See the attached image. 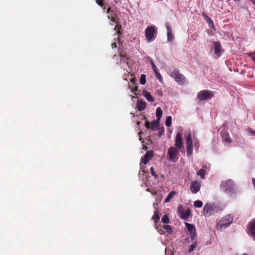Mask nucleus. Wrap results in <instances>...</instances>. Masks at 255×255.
Wrapping results in <instances>:
<instances>
[{
    "label": "nucleus",
    "instance_id": "obj_2",
    "mask_svg": "<svg viewBox=\"0 0 255 255\" xmlns=\"http://www.w3.org/2000/svg\"><path fill=\"white\" fill-rule=\"evenodd\" d=\"M157 30L154 26L147 27L145 30V36L148 42L152 41L156 37Z\"/></svg>",
    "mask_w": 255,
    "mask_h": 255
},
{
    "label": "nucleus",
    "instance_id": "obj_19",
    "mask_svg": "<svg viewBox=\"0 0 255 255\" xmlns=\"http://www.w3.org/2000/svg\"><path fill=\"white\" fill-rule=\"evenodd\" d=\"M197 98L200 100H205L207 99V91H203L199 92L197 95Z\"/></svg>",
    "mask_w": 255,
    "mask_h": 255
},
{
    "label": "nucleus",
    "instance_id": "obj_4",
    "mask_svg": "<svg viewBox=\"0 0 255 255\" xmlns=\"http://www.w3.org/2000/svg\"><path fill=\"white\" fill-rule=\"evenodd\" d=\"M178 149H178L177 147L174 146L170 147L168 148L167 151V156L168 159L169 160L172 161L173 162L176 161L177 159L176 156L179 153Z\"/></svg>",
    "mask_w": 255,
    "mask_h": 255
},
{
    "label": "nucleus",
    "instance_id": "obj_44",
    "mask_svg": "<svg viewBox=\"0 0 255 255\" xmlns=\"http://www.w3.org/2000/svg\"><path fill=\"white\" fill-rule=\"evenodd\" d=\"M111 11H112L111 10V8L110 7L108 8V9L107 10V13H109V14H110L111 13Z\"/></svg>",
    "mask_w": 255,
    "mask_h": 255
},
{
    "label": "nucleus",
    "instance_id": "obj_47",
    "mask_svg": "<svg viewBox=\"0 0 255 255\" xmlns=\"http://www.w3.org/2000/svg\"><path fill=\"white\" fill-rule=\"evenodd\" d=\"M147 146H144L143 147V149H145V150H146V149H147Z\"/></svg>",
    "mask_w": 255,
    "mask_h": 255
},
{
    "label": "nucleus",
    "instance_id": "obj_45",
    "mask_svg": "<svg viewBox=\"0 0 255 255\" xmlns=\"http://www.w3.org/2000/svg\"><path fill=\"white\" fill-rule=\"evenodd\" d=\"M203 16H204V17L206 21H207V15L206 13H203Z\"/></svg>",
    "mask_w": 255,
    "mask_h": 255
},
{
    "label": "nucleus",
    "instance_id": "obj_33",
    "mask_svg": "<svg viewBox=\"0 0 255 255\" xmlns=\"http://www.w3.org/2000/svg\"><path fill=\"white\" fill-rule=\"evenodd\" d=\"M165 255H173V252L171 251V250H169L167 249H165Z\"/></svg>",
    "mask_w": 255,
    "mask_h": 255
},
{
    "label": "nucleus",
    "instance_id": "obj_35",
    "mask_svg": "<svg viewBox=\"0 0 255 255\" xmlns=\"http://www.w3.org/2000/svg\"><path fill=\"white\" fill-rule=\"evenodd\" d=\"M120 56L122 58V59H121V61H123L124 62H127V61L128 60L127 58H126L122 53L120 54Z\"/></svg>",
    "mask_w": 255,
    "mask_h": 255
},
{
    "label": "nucleus",
    "instance_id": "obj_32",
    "mask_svg": "<svg viewBox=\"0 0 255 255\" xmlns=\"http://www.w3.org/2000/svg\"><path fill=\"white\" fill-rule=\"evenodd\" d=\"M178 211L181 217V214L184 212V209L181 205H180L178 207Z\"/></svg>",
    "mask_w": 255,
    "mask_h": 255
},
{
    "label": "nucleus",
    "instance_id": "obj_27",
    "mask_svg": "<svg viewBox=\"0 0 255 255\" xmlns=\"http://www.w3.org/2000/svg\"><path fill=\"white\" fill-rule=\"evenodd\" d=\"M160 217L158 215V213L157 212H154V214L153 215L152 219L154 221L155 223L158 222L159 220Z\"/></svg>",
    "mask_w": 255,
    "mask_h": 255
},
{
    "label": "nucleus",
    "instance_id": "obj_52",
    "mask_svg": "<svg viewBox=\"0 0 255 255\" xmlns=\"http://www.w3.org/2000/svg\"><path fill=\"white\" fill-rule=\"evenodd\" d=\"M243 255H247L245 254H244Z\"/></svg>",
    "mask_w": 255,
    "mask_h": 255
},
{
    "label": "nucleus",
    "instance_id": "obj_16",
    "mask_svg": "<svg viewBox=\"0 0 255 255\" xmlns=\"http://www.w3.org/2000/svg\"><path fill=\"white\" fill-rule=\"evenodd\" d=\"M146 107V102L143 100H139L137 101L136 108L139 111H142L144 110Z\"/></svg>",
    "mask_w": 255,
    "mask_h": 255
},
{
    "label": "nucleus",
    "instance_id": "obj_25",
    "mask_svg": "<svg viewBox=\"0 0 255 255\" xmlns=\"http://www.w3.org/2000/svg\"><path fill=\"white\" fill-rule=\"evenodd\" d=\"M161 221L164 224H167L169 222V219L167 215H165L162 217Z\"/></svg>",
    "mask_w": 255,
    "mask_h": 255
},
{
    "label": "nucleus",
    "instance_id": "obj_9",
    "mask_svg": "<svg viewBox=\"0 0 255 255\" xmlns=\"http://www.w3.org/2000/svg\"><path fill=\"white\" fill-rule=\"evenodd\" d=\"M174 145L175 147H177L179 149L183 147L182 134L180 132H177L176 134Z\"/></svg>",
    "mask_w": 255,
    "mask_h": 255
},
{
    "label": "nucleus",
    "instance_id": "obj_31",
    "mask_svg": "<svg viewBox=\"0 0 255 255\" xmlns=\"http://www.w3.org/2000/svg\"><path fill=\"white\" fill-rule=\"evenodd\" d=\"M196 246H197V243L196 242H194L191 245H190V246L189 247V253L192 252L196 248Z\"/></svg>",
    "mask_w": 255,
    "mask_h": 255
},
{
    "label": "nucleus",
    "instance_id": "obj_5",
    "mask_svg": "<svg viewBox=\"0 0 255 255\" xmlns=\"http://www.w3.org/2000/svg\"><path fill=\"white\" fill-rule=\"evenodd\" d=\"M221 186L225 188V191L227 194L235 193V189L233 186V181L231 180H228L224 181L221 184Z\"/></svg>",
    "mask_w": 255,
    "mask_h": 255
},
{
    "label": "nucleus",
    "instance_id": "obj_49",
    "mask_svg": "<svg viewBox=\"0 0 255 255\" xmlns=\"http://www.w3.org/2000/svg\"><path fill=\"white\" fill-rule=\"evenodd\" d=\"M252 133L253 134L255 135V131H254Z\"/></svg>",
    "mask_w": 255,
    "mask_h": 255
},
{
    "label": "nucleus",
    "instance_id": "obj_50",
    "mask_svg": "<svg viewBox=\"0 0 255 255\" xmlns=\"http://www.w3.org/2000/svg\"><path fill=\"white\" fill-rule=\"evenodd\" d=\"M208 212H209L210 211V208H209V207H208Z\"/></svg>",
    "mask_w": 255,
    "mask_h": 255
},
{
    "label": "nucleus",
    "instance_id": "obj_6",
    "mask_svg": "<svg viewBox=\"0 0 255 255\" xmlns=\"http://www.w3.org/2000/svg\"><path fill=\"white\" fill-rule=\"evenodd\" d=\"M108 17L109 19H110L112 21L118 24V19L117 17V14L115 12L113 11H111L110 14L108 15ZM122 29V26L121 25L117 24L115 26V30L116 31V33L119 36L122 34L121 32V29Z\"/></svg>",
    "mask_w": 255,
    "mask_h": 255
},
{
    "label": "nucleus",
    "instance_id": "obj_13",
    "mask_svg": "<svg viewBox=\"0 0 255 255\" xmlns=\"http://www.w3.org/2000/svg\"><path fill=\"white\" fill-rule=\"evenodd\" d=\"M249 234L253 237H255V220H253L248 225Z\"/></svg>",
    "mask_w": 255,
    "mask_h": 255
},
{
    "label": "nucleus",
    "instance_id": "obj_14",
    "mask_svg": "<svg viewBox=\"0 0 255 255\" xmlns=\"http://www.w3.org/2000/svg\"><path fill=\"white\" fill-rule=\"evenodd\" d=\"M213 49L214 50L215 54L217 57H219L221 55V51L220 43L218 41H214L213 42Z\"/></svg>",
    "mask_w": 255,
    "mask_h": 255
},
{
    "label": "nucleus",
    "instance_id": "obj_46",
    "mask_svg": "<svg viewBox=\"0 0 255 255\" xmlns=\"http://www.w3.org/2000/svg\"><path fill=\"white\" fill-rule=\"evenodd\" d=\"M253 184H254V186H255V178L253 179Z\"/></svg>",
    "mask_w": 255,
    "mask_h": 255
},
{
    "label": "nucleus",
    "instance_id": "obj_39",
    "mask_svg": "<svg viewBox=\"0 0 255 255\" xmlns=\"http://www.w3.org/2000/svg\"><path fill=\"white\" fill-rule=\"evenodd\" d=\"M137 90H138V87H137V86H135V87H134V88L131 90V91H132V92H134V94L135 95H136V94L135 93V92L137 91Z\"/></svg>",
    "mask_w": 255,
    "mask_h": 255
},
{
    "label": "nucleus",
    "instance_id": "obj_8",
    "mask_svg": "<svg viewBox=\"0 0 255 255\" xmlns=\"http://www.w3.org/2000/svg\"><path fill=\"white\" fill-rule=\"evenodd\" d=\"M186 227L187 228L188 231L190 234V237L192 240H194L196 237V229L193 225L185 223Z\"/></svg>",
    "mask_w": 255,
    "mask_h": 255
},
{
    "label": "nucleus",
    "instance_id": "obj_51",
    "mask_svg": "<svg viewBox=\"0 0 255 255\" xmlns=\"http://www.w3.org/2000/svg\"><path fill=\"white\" fill-rule=\"evenodd\" d=\"M139 124H140V122H137V125H139Z\"/></svg>",
    "mask_w": 255,
    "mask_h": 255
},
{
    "label": "nucleus",
    "instance_id": "obj_15",
    "mask_svg": "<svg viewBox=\"0 0 255 255\" xmlns=\"http://www.w3.org/2000/svg\"><path fill=\"white\" fill-rule=\"evenodd\" d=\"M150 62L151 64L152 69L156 76V78L161 82L162 81V77L158 72L155 64L151 58H150Z\"/></svg>",
    "mask_w": 255,
    "mask_h": 255
},
{
    "label": "nucleus",
    "instance_id": "obj_41",
    "mask_svg": "<svg viewBox=\"0 0 255 255\" xmlns=\"http://www.w3.org/2000/svg\"><path fill=\"white\" fill-rule=\"evenodd\" d=\"M204 212L205 214L207 213V203L205 204L204 205Z\"/></svg>",
    "mask_w": 255,
    "mask_h": 255
},
{
    "label": "nucleus",
    "instance_id": "obj_36",
    "mask_svg": "<svg viewBox=\"0 0 255 255\" xmlns=\"http://www.w3.org/2000/svg\"><path fill=\"white\" fill-rule=\"evenodd\" d=\"M224 140L226 141L227 142H231V139L230 137L228 136H226V137H224Z\"/></svg>",
    "mask_w": 255,
    "mask_h": 255
},
{
    "label": "nucleus",
    "instance_id": "obj_12",
    "mask_svg": "<svg viewBox=\"0 0 255 255\" xmlns=\"http://www.w3.org/2000/svg\"><path fill=\"white\" fill-rule=\"evenodd\" d=\"M159 126V121H153L151 123L148 122H146L145 127L147 128H151L152 130H155L158 128Z\"/></svg>",
    "mask_w": 255,
    "mask_h": 255
},
{
    "label": "nucleus",
    "instance_id": "obj_11",
    "mask_svg": "<svg viewBox=\"0 0 255 255\" xmlns=\"http://www.w3.org/2000/svg\"><path fill=\"white\" fill-rule=\"evenodd\" d=\"M153 152L152 150L147 151L144 156L141 157V162L144 164H146L148 161L152 157Z\"/></svg>",
    "mask_w": 255,
    "mask_h": 255
},
{
    "label": "nucleus",
    "instance_id": "obj_7",
    "mask_svg": "<svg viewBox=\"0 0 255 255\" xmlns=\"http://www.w3.org/2000/svg\"><path fill=\"white\" fill-rule=\"evenodd\" d=\"M192 140L191 134H189L188 135L187 141H186V147H187V155L190 156L192 154Z\"/></svg>",
    "mask_w": 255,
    "mask_h": 255
},
{
    "label": "nucleus",
    "instance_id": "obj_23",
    "mask_svg": "<svg viewBox=\"0 0 255 255\" xmlns=\"http://www.w3.org/2000/svg\"><path fill=\"white\" fill-rule=\"evenodd\" d=\"M163 229L166 230V231L169 234H171L172 233V229L171 226L168 225H166L163 226Z\"/></svg>",
    "mask_w": 255,
    "mask_h": 255
},
{
    "label": "nucleus",
    "instance_id": "obj_30",
    "mask_svg": "<svg viewBox=\"0 0 255 255\" xmlns=\"http://www.w3.org/2000/svg\"><path fill=\"white\" fill-rule=\"evenodd\" d=\"M202 202L199 200H197L194 203V205L196 208H201L202 206Z\"/></svg>",
    "mask_w": 255,
    "mask_h": 255
},
{
    "label": "nucleus",
    "instance_id": "obj_29",
    "mask_svg": "<svg viewBox=\"0 0 255 255\" xmlns=\"http://www.w3.org/2000/svg\"><path fill=\"white\" fill-rule=\"evenodd\" d=\"M140 83L142 85L145 84L146 82V76L144 74H142L139 80Z\"/></svg>",
    "mask_w": 255,
    "mask_h": 255
},
{
    "label": "nucleus",
    "instance_id": "obj_28",
    "mask_svg": "<svg viewBox=\"0 0 255 255\" xmlns=\"http://www.w3.org/2000/svg\"><path fill=\"white\" fill-rule=\"evenodd\" d=\"M205 174V170L203 169H200L197 173V174L198 176H200L201 178H204Z\"/></svg>",
    "mask_w": 255,
    "mask_h": 255
},
{
    "label": "nucleus",
    "instance_id": "obj_26",
    "mask_svg": "<svg viewBox=\"0 0 255 255\" xmlns=\"http://www.w3.org/2000/svg\"><path fill=\"white\" fill-rule=\"evenodd\" d=\"M172 118L171 116H168L165 120V125L170 127L171 125Z\"/></svg>",
    "mask_w": 255,
    "mask_h": 255
},
{
    "label": "nucleus",
    "instance_id": "obj_24",
    "mask_svg": "<svg viewBox=\"0 0 255 255\" xmlns=\"http://www.w3.org/2000/svg\"><path fill=\"white\" fill-rule=\"evenodd\" d=\"M208 26L211 28V30H213L214 31H216V28L214 25L213 22L211 19L208 17Z\"/></svg>",
    "mask_w": 255,
    "mask_h": 255
},
{
    "label": "nucleus",
    "instance_id": "obj_48",
    "mask_svg": "<svg viewBox=\"0 0 255 255\" xmlns=\"http://www.w3.org/2000/svg\"><path fill=\"white\" fill-rule=\"evenodd\" d=\"M131 82L134 83V79H132L131 80Z\"/></svg>",
    "mask_w": 255,
    "mask_h": 255
},
{
    "label": "nucleus",
    "instance_id": "obj_17",
    "mask_svg": "<svg viewBox=\"0 0 255 255\" xmlns=\"http://www.w3.org/2000/svg\"><path fill=\"white\" fill-rule=\"evenodd\" d=\"M166 28L167 30V36L168 41L171 42L174 38V35L172 34L171 27L168 24H166Z\"/></svg>",
    "mask_w": 255,
    "mask_h": 255
},
{
    "label": "nucleus",
    "instance_id": "obj_38",
    "mask_svg": "<svg viewBox=\"0 0 255 255\" xmlns=\"http://www.w3.org/2000/svg\"><path fill=\"white\" fill-rule=\"evenodd\" d=\"M249 56L251 57L255 62V52L249 54Z\"/></svg>",
    "mask_w": 255,
    "mask_h": 255
},
{
    "label": "nucleus",
    "instance_id": "obj_40",
    "mask_svg": "<svg viewBox=\"0 0 255 255\" xmlns=\"http://www.w3.org/2000/svg\"><path fill=\"white\" fill-rule=\"evenodd\" d=\"M215 32L216 31H214L213 30H211L210 31H208V35L213 36Z\"/></svg>",
    "mask_w": 255,
    "mask_h": 255
},
{
    "label": "nucleus",
    "instance_id": "obj_42",
    "mask_svg": "<svg viewBox=\"0 0 255 255\" xmlns=\"http://www.w3.org/2000/svg\"><path fill=\"white\" fill-rule=\"evenodd\" d=\"M214 96V93L212 92H209L208 91V99Z\"/></svg>",
    "mask_w": 255,
    "mask_h": 255
},
{
    "label": "nucleus",
    "instance_id": "obj_1",
    "mask_svg": "<svg viewBox=\"0 0 255 255\" xmlns=\"http://www.w3.org/2000/svg\"><path fill=\"white\" fill-rule=\"evenodd\" d=\"M233 221V217L230 215H228L220 220L217 225V228L219 230L227 228Z\"/></svg>",
    "mask_w": 255,
    "mask_h": 255
},
{
    "label": "nucleus",
    "instance_id": "obj_20",
    "mask_svg": "<svg viewBox=\"0 0 255 255\" xmlns=\"http://www.w3.org/2000/svg\"><path fill=\"white\" fill-rule=\"evenodd\" d=\"M191 215V210L189 209H188L184 212L183 214H181V218L182 219H188Z\"/></svg>",
    "mask_w": 255,
    "mask_h": 255
},
{
    "label": "nucleus",
    "instance_id": "obj_21",
    "mask_svg": "<svg viewBox=\"0 0 255 255\" xmlns=\"http://www.w3.org/2000/svg\"><path fill=\"white\" fill-rule=\"evenodd\" d=\"M176 194V192L172 191L169 193L165 199V202H169L173 196Z\"/></svg>",
    "mask_w": 255,
    "mask_h": 255
},
{
    "label": "nucleus",
    "instance_id": "obj_10",
    "mask_svg": "<svg viewBox=\"0 0 255 255\" xmlns=\"http://www.w3.org/2000/svg\"><path fill=\"white\" fill-rule=\"evenodd\" d=\"M201 185L200 183L196 181H193L190 186V189L193 194H195L199 191Z\"/></svg>",
    "mask_w": 255,
    "mask_h": 255
},
{
    "label": "nucleus",
    "instance_id": "obj_34",
    "mask_svg": "<svg viewBox=\"0 0 255 255\" xmlns=\"http://www.w3.org/2000/svg\"><path fill=\"white\" fill-rule=\"evenodd\" d=\"M150 172H151V174H152V176H154L155 178L157 177V175L156 174V173L155 172L153 167H151L150 168Z\"/></svg>",
    "mask_w": 255,
    "mask_h": 255
},
{
    "label": "nucleus",
    "instance_id": "obj_43",
    "mask_svg": "<svg viewBox=\"0 0 255 255\" xmlns=\"http://www.w3.org/2000/svg\"><path fill=\"white\" fill-rule=\"evenodd\" d=\"M111 46H112V48L113 49V48H116L117 47V44L114 42V43H113L111 45Z\"/></svg>",
    "mask_w": 255,
    "mask_h": 255
},
{
    "label": "nucleus",
    "instance_id": "obj_22",
    "mask_svg": "<svg viewBox=\"0 0 255 255\" xmlns=\"http://www.w3.org/2000/svg\"><path fill=\"white\" fill-rule=\"evenodd\" d=\"M156 115L157 120L159 121L162 116V110L161 109V108L158 107L156 109Z\"/></svg>",
    "mask_w": 255,
    "mask_h": 255
},
{
    "label": "nucleus",
    "instance_id": "obj_37",
    "mask_svg": "<svg viewBox=\"0 0 255 255\" xmlns=\"http://www.w3.org/2000/svg\"><path fill=\"white\" fill-rule=\"evenodd\" d=\"M97 3L101 6H103V2L102 0H96Z\"/></svg>",
    "mask_w": 255,
    "mask_h": 255
},
{
    "label": "nucleus",
    "instance_id": "obj_3",
    "mask_svg": "<svg viewBox=\"0 0 255 255\" xmlns=\"http://www.w3.org/2000/svg\"><path fill=\"white\" fill-rule=\"evenodd\" d=\"M170 76L174 79L179 85H183L185 82V77L183 75L180 73L177 69H174L171 73Z\"/></svg>",
    "mask_w": 255,
    "mask_h": 255
},
{
    "label": "nucleus",
    "instance_id": "obj_18",
    "mask_svg": "<svg viewBox=\"0 0 255 255\" xmlns=\"http://www.w3.org/2000/svg\"><path fill=\"white\" fill-rule=\"evenodd\" d=\"M142 95L146 99V100L150 102H153L154 101V98L151 96L150 93L148 92V91H146V90H143L142 92Z\"/></svg>",
    "mask_w": 255,
    "mask_h": 255
}]
</instances>
